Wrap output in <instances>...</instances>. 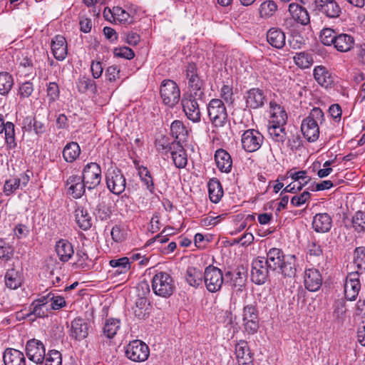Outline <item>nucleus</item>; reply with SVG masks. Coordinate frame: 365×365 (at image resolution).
<instances>
[{"label":"nucleus","instance_id":"f257e3e1","mask_svg":"<svg viewBox=\"0 0 365 365\" xmlns=\"http://www.w3.org/2000/svg\"><path fill=\"white\" fill-rule=\"evenodd\" d=\"M152 289L154 293L160 297L171 296L175 289L173 278L164 272L156 273L152 279Z\"/></svg>","mask_w":365,"mask_h":365},{"label":"nucleus","instance_id":"f03ea898","mask_svg":"<svg viewBox=\"0 0 365 365\" xmlns=\"http://www.w3.org/2000/svg\"><path fill=\"white\" fill-rule=\"evenodd\" d=\"M287 115H270L267 129L271 138L276 143L283 145L287 139L285 125Z\"/></svg>","mask_w":365,"mask_h":365},{"label":"nucleus","instance_id":"7ed1b4c3","mask_svg":"<svg viewBox=\"0 0 365 365\" xmlns=\"http://www.w3.org/2000/svg\"><path fill=\"white\" fill-rule=\"evenodd\" d=\"M203 279L205 287L210 292L220 290L224 282L222 270L213 265H209L205 268Z\"/></svg>","mask_w":365,"mask_h":365},{"label":"nucleus","instance_id":"20e7f679","mask_svg":"<svg viewBox=\"0 0 365 365\" xmlns=\"http://www.w3.org/2000/svg\"><path fill=\"white\" fill-rule=\"evenodd\" d=\"M163 102L168 107H173L180 100V91L177 83L172 80H165L160 86Z\"/></svg>","mask_w":365,"mask_h":365},{"label":"nucleus","instance_id":"39448f33","mask_svg":"<svg viewBox=\"0 0 365 365\" xmlns=\"http://www.w3.org/2000/svg\"><path fill=\"white\" fill-rule=\"evenodd\" d=\"M125 356L135 362L145 361L149 356L150 349L146 344L140 340H133L125 347Z\"/></svg>","mask_w":365,"mask_h":365},{"label":"nucleus","instance_id":"423d86ee","mask_svg":"<svg viewBox=\"0 0 365 365\" xmlns=\"http://www.w3.org/2000/svg\"><path fill=\"white\" fill-rule=\"evenodd\" d=\"M108 190L115 195L121 194L126 187V180L121 170L117 168L108 170L106 175Z\"/></svg>","mask_w":365,"mask_h":365},{"label":"nucleus","instance_id":"0eeeda50","mask_svg":"<svg viewBox=\"0 0 365 365\" xmlns=\"http://www.w3.org/2000/svg\"><path fill=\"white\" fill-rule=\"evenodd\" d=\"M186 76L188 80V87L190 93L195 95L198 99L204 96V90L202 88L203 82L197 73V68L194 63L188 64L186 69Z\"/></svg>","mask_w":365,"mask_h":365},{"label":"nucleus","instance_id":"6e6552de","mask_svg":"<svg viewBox=\"0 0 365 365\" xmlns=\"http://www.w3.org/2000/svg\"><path fill=\"white\" fill-rule=\"evenodd\" d=\"M81 178L87 185V189L93 190L101 181V169L96 163H88L83 170Z\"/></svg>","mask_w":365,"mask_h":365},{"label":"nucleus","instance_id":"1a4fd4ad","mask_svg":"<svg viewBox=\"0 0 365 365\" xmlns=\"http://www.w3.org/2000/svg\"><path fill=\"white\" fill-rule=\"evenodd\" d=\"M264 140L263 135L257 130L254 129L247 130L242 135V145L243 149L252 153L258 150Z\"/></svg>","mask_w":365,"mask_h":365},{"label":"nucleus","instance_id":"9d476101","mask_svg":"<svg viewBox=\"0 0 365 365\" xmlns=\"http://www.w3.org/2000/svg\"><path fill=\"white\" fill-rule=\"evenodd\" d=\"M273 274L264 262V257H258L253 261L251 277L253 282L257 284H264L267 278Z\"/></svg>","mask_w":365,"mask_h":365},{"label":"nucleus","instance_id":"9b49d317","mask_svg":"<svg viewBox=\"0 0 365 365\" xmlns=\"http://www.w3.org/2000/svg\"><path fill=\"white\" fill-rule=\"evenodd\" d=\"M26 354L29 359L38 364H42L46 356L43 344L36 339H30L26 344Z\"/></svg>","mask_w":365,"mask_h":365},{"label":"nucleus","instance_id":"f8f14e48","mask_svg":"<svg viewBox=\"0 0 365 365\" xmlns=\"http://www.w3.org/2000/svg\"><path fill=\"white\" fill-rule=\"evenodd\" d=\"M90 328L88 319L76 317L71 323L70 336L76 341H81L88 336Z\"/></svg>","mask_w":365,"mask_h":365},{"label":"nucleus","instance_id":"ddd939ff","mask_svg":"<svg viewBox=\"0 0 365 365\" xmlns=\"http://www.w3.org/2000/svg\"><path fill=\"white\" fill-rule=\"evenodd\" d=\"M315 10L328 18L335 19L340 16L341 9L335 0H315Z\"/></svg>","mask_w":365,"mask_h":365},{"label":"nucleus","instance_id":"4468645a","mask_svg":"<svg viewBox=\"0 0 365 365\" xmlns=\"http://www.w3.org/2000/svg\"><path fill=\"white\" fill-rule=\"evenodd\" d=\"M68 193L75 199L81 198L85 193L87 185L81 176L71 175L66 182Z\"/></svg>","mask_w":365,"mask_h":365},{"label":"nucleus","instance_id":"2eb2a0df","mask_svg":"<svg viewBox=\"0 0 365 365\" xmlns=\"http://www.w3.org/2000/svg\"><path fill=\"white\" fill-rule=\"evenodd\" d=\"M301 131L309 142L316 141L319 135V127L317 120L311 115L304 118L301 124Z\"/></svg>","mask_w":365,"mask_h":365},{"label":"nucleus","instance_id":"dca6fc26","mask_svg":"<svg viewBox=\"0 0 365 365\" xmlns=\"http://www.w3.org/2000/svg\"><path fill=\"white\" fill-rule=\"evenodd\" d=\"M304 286L310 292L317 291L322 286V277L317 269H307L304 277Z\"/></svg>","mask_w":365,"mask_h":365},{"label":"nucleus","instance_id":"f3484780","mask_svg":"<svg viewBox=\"0 0 365 365\" xmlns=\"http://www.w3.org/2000/svg\"><path fill=\"white\" fill-rule=\"evenodd\" d=\"M235 354L239 365H253V355L246 341L241 340L236 344Z\"/></svg>","mask_w":365,"mask_h":365},{"label":"nucleus","instance_id":"a211bd4d","mask_svg":"<svg viewBox=\"0 0 365 365\" xmlns=\"http://www.w3.org/2000/svg\"><path fill=\"white\" fill-rule=\"evenodd\" d=\"M286 257L281 249L273 247L267 252L264 262L267 264V267L271 269L272 273L274 274L280 267Z\"/></svg>","mask_w":365,"mask_h":365},{"label":"nucleus","instance_id":"6ab92c4d","mask_svg":"<svg viewBox=\"0 0 365 365\" xmlns=\"http://www.w3.org/2000/svg\"><path fill=\"white\" fill-rule=\"evenodd\" d=\"M332 226V218L327 212L316 214L312 220V228L316 232H328Z\"/></svg>","mask_w":365,"mask_h":365},{"label":"nucleus","instance_id":"aec40b11","mask_svg":"<svg viewBox=\"0 0 365 365\" xmlns=\"http://www.w3.org/2000/svg\"><path fill=\"white\" fill-rule=\"evenodd\" d=\"M265 96L259 88L249 90L246 96V105L250 108H258L264 105Z\"/></svg>","mask_w":365,"mask_h":365},{"label":"nucleus","instance_id":"412c9836","mask_svg":"<svg viewBox=\"0 0 365 365\" xmlns=\"http://www.w3.org/2000/svg\"><path fill=\"white\" fill-rule=\"evenodd\" d=\"M51 50L56 60H64L67 56L68 51L66 38L60 35L55 36L51 41Z\"/></svg>","mask_w":365,"mask_h":365},{"label":"nucleus","instance_id":"4be33fe9","mask_svg":"<svg viewBox=\"0 0 365 365\" xmlns=\"http://www.w3.org/2000/svg\"><path fill=\"white\" fill-rule=\"evenodd\" d=\"M215 160L217 167L221 172L230 173L232 168V160L230 155L224 149H218L215 154Z\"/></svg>","mask_w":365,"mask_h":365},{"label":"nucleus","instance_id":"5701e85b","mask_svg":"<svg viewBox=\"0 0 365 365\" xmlns=\"http://www.w3.org/2000/svg\"><path fill=\"white\" fill-rule=\"evenodd\" d=\"M267 42L276 48H282L286 43L284 33L278 28H271L267 33Z\"/></svg>","mask_w":365,"mask_h":365},{"label":"nucleus","instance_id":"b1692460","mask_svg":"<svg viewBox=\"0 0 365 365\" xmlns=\"http://www.w3.org/2000/svg\"><path fill=\"white\" fill-rule=\"evenodd\" d=\"M3 359L5 365H26L24 353L15 349H6Z\"/></svg>","mask_w":365,"mask_h":365},{"label":"nucleus","instance_id":"393cba45","mask_svg":"<svg viewBox=\"0 0 365 365\" xmlns=\"http://www.w3.org/2000/svg\"><path fill=\"white\" fill-rule=\"evenodd\" d=\"M56 251L62 262H68L74 253L71 243L65 240H61L56 243Z\"/></svg>","mask_w":365,"mask_h":365},{"label":"nucleus","instance_id":"a878e982","mask_svg":"<svg viewBox=\"0 0 365 365\" xmlns=\"http://www.w3.org/2000/svg\"><path fill=\"white\" fill-rule=\"evenodd\" d=\"M284 277L292 278L295 276L296 257L294 255H288L277 269Z\"/></svg>","mask_w":365,"mask_h":365},{"label":"nucleus","instance_id":"bb28decb","mask_svg":"<svg viewBox=\"0 0 365 365\" xmlns=\"http://www.w3.org/2000/svg\"><path fill=\"white\" fill-rule=\"evenodd\" d=\"M354 43V38L346 34H337L334 43V47L340 52H347L350 51Z\"/></svg>","mask_w":365,"mask_h":365},{"label":"nucleus","instance_id":"cd10ccee","mask_svg":"<svg viewBox=\"0 0 365 365\" xmlns=\"http://www.w3.org/2000/svg\"><path fill=\"white\" fill-rule=\"evenodd\" d=\"M76 222L83 230H89L92 226V218L88 211L83 207H78L75 210Z\"/></svg>","mask_w":365,"mask_h":365},{"label":"nucleus","instance_id":"c85d7f7f","mask_svg":"<svg viewBox=\"0 0 365 365\" xmlns=\"http://www.w3.org/2000/svg\"><path fill=\"white\" fill-rule=\"evenodd\" d=\"M208 192L210 200L217 203L223 196V190L219 180L212 178L208 182Z\"/></svg>","mask_w":365,"mask_h":365},{"label":"nucleus","instance_id":"c756f323","mask_svg":"<svg viewBox=\"0 0 365 365\" xmlns=\"http://www.w3.org/2000/svg\"><path fill=\"white\" fill-rule=\"evenodd\" d=\"M195 95L189 94L187 98L182 99V106L185 114H200V104L198 101H202V98L198 99L197 97H194Z\"/></svg>","mask_w":365,"mask_h":365},{"label":"nucleus","instance_id":"7c9ffc66","mask_svg":"<svg viewBox=\"0 0 365 365\" xmlns=\"http://www.w3.org/2000/svg\"><path fill=\"white\" fill-rule=\"evenodd\" d=\"M63 158L67 163L74 162L81 154V148L76 142L67 143L63 150Z\"/></svg>","mask_w":365,"mask_h":365},{"label":"nucleus","instance_id":"2f4dec72","mask_svg":"<svg viewBox=\"0 0 365 365\" xmlns=\"http://www.w3.org/2000/svg\"><path fill=\"white\" fill-rule=\"evenodd\" d=\"M314 77L319 85L325 88L331 85L333 82L330 73L324 66H319L315 67L314 69Z\"/></svg>","mask_w":365,"mask_h":365},{"label":"nucleus","instance_id":"473e14b6","mask_svg":"<svg viewBox=\"0 0 365 365\" xmlns=\"http://www.w3.org/2000/svg\"><path fill=\"white\" fill-rule=\"evenodd\" d=\"M187 282L192 287H198L202 284L204 277V273L201 270L194 267H188L185 274Z\"/></svg>","mask_w":365,"mask_h":365},{"label":"nucleus","instance_id":"72a5a7b5","mask_svg":"<svg viewBox=\"0 0 365 365\" xmlns=\"http://www.w3.org/2000/svg\"><path fill=\"white\" fill-rule=\"evenodd\" d=\"M287 175L294 180V183L297 182V190L298 191L301 190L311 181V178L307 175L306 170L294 171L290 170L287 172Z\"/></svg>","mask_w":365,"mask_h":365},{"label":"nucleus","instance_id":"f704fd0d","mask_svg":"<svg viewBox=\"0 0 365 365\" xmlns=\"http://www.w3.org/2000/svg\"><path fill=\"white\" fill-rule=\"evenodd\" d=\"M361 285L358 279H350L344 285V295L346 299L354 301L358 296Z\"/></svg>","mask_w":365,"mask_h":365},{"label":"nucleus","instance_id":"c9c22d12","mask_svg":"<svg viewBox=\"0 0 365 365\" xmlns=\"http://www.w3.org/2000/svg\"><path fill=\"white\" fill-rule=\"evenodd\" d=\"M230 277L232 280V286L237 288L238 290H241V288L245 285L247 274L244 268L237 269L233 274L228 271L225 273V279Z\"/></svg>","mask_w":365,"mask_h":365},{"label":"nucleus","instance_id":"e433bc0d","mask_svg":"<svg viewBox=\"0 0 365 365\" xmlns=\"http://www.w3.org/2000/svg\"><path fill=\"white\" fill-rule=\"evenodd\" d=\"M22 279L19 272L12 268L8 269L5 274V284L11 289H16L21 285Z\"/></svg>","mask_w":365,"mask_h":365},{"label":"nucleus","instance_id":"4c0bfd02","mask_svg":"<svg viewBox=\"0 0 365 365\" xmlns=\"http://www.w3.org/2000/svg\"><path fill=\"white\" fill-rule=\"evenodd\" d=\"M109 264L115 269V273L120 274H125L130 269V259L123 257L119 259H113L109 261Z\"/></svg>","mask_w":365,"mask_h":365},{"label":"nucleus","instance_id":"58836bf2","mask_svg":"<svg viewBox=\"0 0 365 365\" xmlns=\"http://www.w3.org/2000/svg\"><path fill=\"white\" fill-rule=\"evenodd\" d=\"M120 327L119 319L114 318L106 319L103 329V334L107 338L112 339L117 334Z\"/></svg>","mask_w":365,"mask_h":365},{"label":"nucleus","instance_id":"ea45409f","mask_svg":"<svg viewBox=\"0 0 365 365\" xmlns=\"http://www.w3.org/2000/svg\"><path fill=\"white\" fill-rule=\"evenodd\" d=\"M108 13L110 14V17L113 18L114 21H118L124 24H131L133 22L130 14L121 7L115 6L112 10L108 9Z\"/></svg>","mask_w":365,"mask_h":365},{"label":"nucleus","instance_id":"a19ab883","mask_svg":"<svg viewBox=\"0 0 365 365\" xmlns=\"http://www.w3.org/2000/svg\"><path fill=\"white\" fill-rule=\"evenodd\" d=\"M138 175L141 181L146 186L148 190L150 193H154L155 191V185L153 182V179L150 175V171L146 167L140 166L138 167Z\"/></svg>","mask_w":365,"mask_h":365},{"label":"nucleus","instance_id":"79ce46f5","mask_svg":"<svg viewBox=\"0 0 365 365\" xmlns=\"http://www.w3.org/2000/svg\"><path fill=\"white\" fill-rule=\"evenodd\" d=\"M354 263L357 267L356 273L365 271V247H358L354 252Z\"/></svg>","mask_w":365,"mask_h":365},{"label":"nucleus","instance_id":"37998d69","mask_svg":"<svg viewBox=\"0 0 365 365\" xmlns=\"http://www.w3.org/2000/svg\"><path fill=\"white\" fill-rule=\"evenodd\" d=\"M294 61L297 66L301 68H308L314 63L312 55L307 52H299L296 53Z\"/></svg>","mask_w":365,"mask_h":365},{"label":"nucleus","instance_id":"c03bdc74","mask_svg":"<svg viewBox=\"0 0 365 365\" xmlns=\"http://www.w3.org/2000/svg\"><path fill=\"white\" fill-rule=\"evenodd\" d=\"M149 304L147 298L138 297L135 301V305L133 307V312L135 317L138 319H143L148 314V307Z\"/></svg>","mask_w":365,"mask_h":365},{"label":"nucleus","instance_id":"a18cd8bd","mask_svg":"<svg viewBox=\"0 0 365 365\" xmlns=\"http://www.w3.org/2000/svg\"><path fill=\"white\" fill-rule=\"evenodd\" d=\"M259 10L261 17H270L273 16L277 10V5L274 1L267 0L261 4Z\"/></svg>","mask_w":365,"mask_h":365},{"label":"nucleus","instance_id":"49530a36","mask_svg":"<svg viewBox=\"0 0 365 365\" xmlns=\"http://www.w3.org/2000/svg\"><path fill=\"white\" fill-rule=\"evenodd\" d=\"M352 227L357 233L365 232V214L361 211L356 212L351 220Z\"/></svg>","mask_w":365,"mask_h":365},{"label":"nucleus","instance_id":"de8ad7c7","mask_svg":"<svg viewBox=\"0 0 365 365\" xmlns=\"http://www.w3.org/2000/svg\"><path fill=\"white\" fill-rule=\"evenodd\" d=\"M14 81L11 75L9 73H0V93L5 95L9 92Z\"/></svg>","mask_w":365,"mask_h":365},{"label":"nucleus","instance_id":"09e8293b","mask_svg":"<svg viewBox=\"0 0 365 365\" xmlns=\"http://www.w3.org/2000/svg\"><path fill=\"white\" fill-rule=\"evenodd\" d=\"M336 33L331 29H324L320 34V41L324 46H334L336 38Z\"/></svg>","mask_w":365,"mask_h":365},{"label":"nucleus","instance_id":"8fccbe9b","mask_svg":"<svg viewBox=\"0 0 365 365\" xmlns=\"http://www.w3.org/2000/svg\"><path fill=\"white\" fill-rule=\"evenodd\" d=\"M208 114H227L224 103L220 99H212L207 106Z\"/></svg>","mask_w":365,"mask_h":365},{"label":"nucleus","instance_id":"3c124183","mask_svg":"<svg viewBox=\"0 0 365 365\" xmlns=\"http://www.w3.org/2000/svg\"><path fill=\"white\" fill-rule=\"evenodd\" d=\"M19 188H21L19 180H17V177H13L5 181L3 192L5 195L9 196L14 194Z\"/></svg>","mask_w":365,"mask_h":365},{"label":"nucleus","instance_id":"603ef678","mask_svg":"<svg viewBox=\"0 0 365 365\" xmlns=\"http://www.w3.org/2000/svg\"><path fill=\"white\" fill-rule=\"evenodd\" d=\"M45 365H62V355L57 350H49L45 359Z\"/></svg>","mask_w":365,"mask_h":365},{"label":"nucleus","instance_id":"864d4df0","mask_svg":"<svg viewBox=\"0 0 365 365\" xmlns=\"http://www.w3.org/2000/svg\"><path fill=\"white\" fill-rule=\"evenodd\" d=\"M77 87L78 91L81 93H86L88 91L94 92L96 91V85L94 81L85 76L81 78L78 80Z\"/></svg>","mask_w":365,"mask_h":365},{"label":"nucleus","instance_id":"5fc2aeb1","mask_svg":"<svg viewBox=\"0 0 365 365\" xmlns=\"http://www.w3.org/2000/svg\"><path fill=\"white\" fill-rule=\"evenodd\" d=\"M14 255V250L8 243L0 240V259L8 261Z\"/></svg>","mask_w":365,"mask_h":365},{"label":"nucleus","instance_id":"6e6d98bb","mask_svg":"<svg viewBox=\"0 0 365 365\" xmlns=\"http://www.w3.org/2000/svg\"><path fill=\"white\" fill-rule=\"evenodd\" d=\"M110 235L112 240L118 243L123 242L126 238V234L124 229L118 225L113 227Z\"/></svg>","mask_w":365,"mask_h":365},{"label":"nucleus","instance_id":"4d7b16f0","mask_svg":"<svg viewBox=\"0 0 365 365\" xmlns=\"http://www.w3.org/2000/svg\"><path fill=\"white\" fill-rule=\"evenodd\" d=\"M172 158L175 165L178 168H183L187 163V154L185 151H180L179 153H173Z\"/></svg>","mask_w":365,"mask_h":365},{"label":"nucleus","instance_id":"13d9d810","mask_svg":"<svg viewBox=\"0 0 365 365\" xmlns=\"http://www.w3.org/2000/svg\"><path fill=\"white\" fill-rule=\"evenodd\" d=\"M258 319V312L255 306L252 304L246 305L243 309L242 320H250Z\"/></svg>","mask_w":365,"mask_h":365},{"label":"nucleus","instance_id":"bf43d9fd","mask_svg":"<svg viewBox=\"0 0 365 365\" xmlns=\"http://www.w3.org/2000/svg\"><path fill=\"white\" fill-rule=\"evenodd\" d=\"M170 131L172 135L177 139L180 135H184V133L187 132L183 123L180 120H174L172 123L170 125Z\"/></svg>","mask_w":365,"mask_h":365},{"label":"nucleus","instance_id":"052dcab7","mask_svg":"<svg viewBox=\"0 0 365 365\" xmlns=\"http://www.w3.org/2000/svg\"><path fill=\"white\" fill-rule=\"evenodd\" d=\"M310 197V193L308 191H304L299 195L292 197L291 199V204L295 207H299L307 202Z\"/></svg>","mask_w":365,"mask_h":365},{"label":"nucleus","instance_id":"680f3d73","mask_svg":"<svg viewBox=\"0 0 365 365\" xmlns=\"http://www.w3.org/2000/svg\"><path fill=\"white\" fill-rule=\"evenodd\" d=\"M34 91L33 83L30 81L23 83L19 89V95L21 98L29 97Z\"/></svg>","mask_w":365,"mask_h":365},{"label":"nucleus","instance_id":"e2e57ef3","mask_svg":"<svg viewBox=\"0 0 365 365\" xmlns=\"http://www.w3.org/2000/svg\"><path fill=\"white\" fill-rule=\"evenodd\" d=\"M31 307H32V310L31 311V312L29 314H27V317H29L32 314H34L36 317H39V318L45 317L48 316V312L49 311H47L46 309V307L41 306L39 304H31L30 306V309H31Z\"/></svg>","mask_w":365,"mask_h":365},{"label":"nucleus","instance_id":"0e129e2a","mask_svg":"<svg viewBox=\"0 0 365 365\" xmlns=\"http://www.w3.org/2000/svg\"><path fill=\"white\" fill-rule=\"evenodd\" d=\"M5 138L6 143L11 145L14 143V125L11 122H7L5 124Z\"/></svg>","mask_w":365,"mask_h":365},{"label":"nucleus","instance_id":"69168bd1","mask_svg":"<svg viewBox=\"0 0 365 365\" xmlns=\"http://www.w3.org/2000/svg\"><path fill=\"white\" fill-rule=\"evenodd\" d=\"M66 306V301L61 296H55L53 294V299H50V311L58 310Z\"/></svg>","mask_w":365,"mask_h":365},{"label":"nucleus","instance_id":"338daca9","mask_svg":"<svg viewBox=\"0 0 365 365\" xmlns=\"http://www.w3.org/2000/svg\"><path fill=\"white\" fill-rule=\"evenodd\" d=\"M243 325L245 327V331L250 334H253L257 332L258 328H259V320L257 319H252L250 320H246L243 321Z\"/></svg>","mask_w":365,"mask_h":365},{"label":"nucleus","instance_id":"774afa93","mask_svg":"<svg viewBox=\"0 0 365 365\" xmlns=\"http://www.w3.org/2000/svg\"><path fill=\"white\" fill-rule=\"evenodd\" d=\"M114 54L116 56L125 58L126 59H132L135 56L133 51L128 47L115 48Z\"/></svg>","mask_w":365,"mask_h":365}]
</instances>
